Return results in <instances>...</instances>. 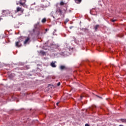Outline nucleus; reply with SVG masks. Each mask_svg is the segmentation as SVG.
<instances>
[{"label":"nucleus","instance_id":"nucleus-9","mask_svg":"<svg viewBox=\"0 0 126 126\" xmlns=\"http://www.w3.org/2000/svg\"><path fill=\"white\" fill-rule=\"evenodd\" d=\"M76 3H80L82 0H74Z\"/></svg>","mask_w":126,"mask_h":126},{"label":"nucleus","instance_id":"nucleus-14","mask_svg":"<svg viewBox=\"0 0 126 126\" xmlns=\"http://www.w3.org/2000/svg\"><path fill=\"white\" fill-rule=\"evenodd\" d=\"M60 5H64V4H65V3L64 2H63V1H62L60 2Z\"/></svg>","mask_w":126,"mask_h":126},{"label":"nucleus","instance_id":"nucleus-11","mask_svg":"<svg viewBox=\"0 0 126 126\" xmlns=\"http://www.w3.org/2000/svg\"><path fill=\"white\" fill-rule=\"evenodd\" d=\"M64 68H65V66H64V65H61L60 66V69H61L62 70L64 69Z\"/></svg>","mask_w":126,"mask_h":126},{"label":"nucleus","instance_id":"nucleus-1","mask_svg":"<svg viewBox=\"0 0 126 126\" xmlns=\"http://www.w3.org/2000/svg\"><path fill=\"white\" fill-rule=\"evenodd\" d=\"M21 41L20 40H19L18 41H17L15 42V46L16 47H17L18 48H20L22 46V44L20 43Z\"/></svg>","mask_w":126,"mask_h":126},{"label":"nucleus","instance_id":"nucleus-8","mask_svg":"<svg viewBox=\"0 0 126 126\" xmlns=\"http://www.w3.org/2000/svg\"><path fill=\"white\" fill-rule=\"evenodd\" d=\"M99 25H96L94 27V30L95 31H97V29H98V28L99 27Z\"/></svg>","mask_w":126,"mask_h":126},{"label":"nucleus","instance_id":"nucleus-10","mask_svg":"<svg viewBox=\"0 0 126 126\" xmlns=\"http://www.w3.org/2000/svg\"><path fill=\"white\" fill-rule=\"evenodd\" d=\"M51 65L52 67H56V64L54 63H51Z\"/></svg>","mask_w":126,"mask_h":126},{"label":"nucleus","instance_id":"nucleus-2","mask_svg":"<svg viewBox=\"0 0 126 126\" xmlns=\"http://www.w3.org/2000/svg\"><path fill=\"white\" fill-rule=\"evenodd\" d=\"M9 14V12L8 11V10H5L2 12V15H4L5 16H6V15H8Z\"/></svg>","mask_w":126,"mask_h":126},{"label":"nucleus","instance_id":"nucleus-6","mask_svg":"<svg viewBox=\"0 0 126 126\" xmlns=\"http://www.w3.org/2000/svg\"><path fill=\"white\" fill-rule=\"evenodd\" d=\"M29 40H30V38L29 37H28L27 39L25 40L24 43L25 44H27V42L29 41Z\"/></svg>","mask_w":126,"mask_h":126},{"label":"nucleus","instance_id":"nucleus-15","mask_svg":"<svg viewBox=\"0 0 126 126\" xmlns=\"http://www.w3.org/2000/svg\"><path fill=\"white\" fill-rule=\"evenodd\" d=\"M58 12H59V13H60V14H62V13H63V11H62V10L61 9H59L58 10Z\"/></svg>","mask_w":126,"mask_h":126},{"label":"nucleus","instance_id":"nucleus-5","mask_svg":"<svg viewBox=\"0 0 126 126\" xmlns=\"http://www.w3.org/2000/svg\"><path fill=\"white\" fill-rule=\"evenodd\" d=\"M39 54H40V55H42V56H45V55H46V53L43 50H41L39 52Z\"/></svg>","mask_w":126,"mask_h":126},{"label":"nucleus","instance_id":"nucleus-20","mask_svg":"<svg viewBox=\"0 0 126 126\" xmlns=\"http://www.w3.org/2000/svg\"><path fill=\"white\" fill-rule=\"evenodd\" d=\"M59 104H60V103L59 102H57V104H56L57 106H59Z\"/></svg>","mask_w":126,"mask_h":126},{"label":"nucleus","instance_id":"nucleus-7","mask_svg":"<svg viewBox=\"0 0 126 126\" xmlns=\"http://www.w3.org/2000/svg\"><path fill=\"white\" fill-rule=\"evenodd\" d=\"M19 3L21 5H24V3H25V0H23V2H22V0H21V1L19 2Z\"/></svg>","mask_w":126,"mask_h":126},{"label":"nucleus","instance_id":"nucleus-4","mask_svg":"<svg viewBox=\"0 0 126 126\" xmlns=\"http://www.w3.org/2000/svg\"><path fill=\"white\" fill-rule=\"evenodd\" d=\"M19 11H21V12H23V9H22L21 7H18L17 8V12H19Z\"/></svg>","mask_w":126,"mask_h":126},{"label":"nucleus","instance_id":"nucleus-21","mask_svg":"<svg viewBox=\"0 0 126 126\" xmlns=\"http://www.w3.org/2000/svg\"><path fill=\"white\" fill-rule=\"evenodd\" d=\"M85 126H90L89 125H88V124H85Z\"/></svg>","mask_w":126,"mask_h":126},{"label":"nucleus","instance_id":"nucleus-25","mask_svg":"<svg viewBox=\"0 0 126 126\" xmlns=\"http://www.w3.org/2000/svg\"><path fill=\"white\" fill-rule=\"evenodd\" d=\"M81 99L82 98V96H81Z\"/></svg>","mask_w":126,"mask_h":126},{"label":"nucleus","instance_id":"nucleus-12","mask_svg":"<svg viewBox=\"0 0 126 126\" xmlns=\"http://www.w3.org/2000/svg\"><path fill=\"white\" fill-rule=\"evenodd\" d=\"M120 121L122 122V123H126V119H121Z\"/></svg>","mask_w":126,"mask_h":126},{"label":"nucleus","instance_id":"nucleus-23","mask_svg":"<svg viewBox=\"0 0 126 126\" xmlns=\"http://www.w3.org/2000/svg\"><path fill=\"white\" fill-rule=\"evenodd\" d=\"M16 4L17 5H18V4H19V3H17Z\"/></svg>","mask_w":126,"mask_h":126},{"label":"nucleus","instance_id":"nucleus-22","mask_svg":"<svg viewBox=\"0 0 126 126\" xmlns=\"http://www.w3.org/2000/svg\"><path fill=\"white\" fill-rule=\"evenodd\" d=\"M48 30V29H45L46 32H47V31Z\"/></svg>","mask_w":126,"mask_h":126},{"label":"nucleus","instance_id":"nucleus-18","mask_svg":"<svg viewBox=\"0 0 126 126\" xmlns=\"http://www.w3.org/2000/svg\"><path fill=\"white\" fill-rule=\"evenodd\" d=\"M56 31H57V30H54V32L53 33V35H55V32H56Z\"/></svg>","mask_w":126,"mask_h":126},{"label":"nucleus","instance_id":"nucleus-16","mask_svg":"<svg viewBox=\"0 0 126 126\" xmlns=\"http://www.w3.org/2000/svg\"><path fill=\"white\" fill-rule=\"evenodd\" d=\"M60 85H61V83H60V82H59V83L57 84V86H60Z\"/></svg>","mask_w":126,"mask_h":126},{"label":"nucleus","instance_id":"nucleus-13","mask_svg":"<svg viewBox=\"0 0 126 126\" xmlns=\"http://www.w3.org/2000/svg\"><path fill=\"white\" fill-rule=\"evenodd\" d=\"M46 21H47V20L46 19V18H44L42 19L41 22L42 23H45L46 22Z\"/></svg>","mask_w":126,"mask_h":126},{"label":"nucleus","instance_id":"nucleus-24","mask_svg":"<svg viewBox=\"0 0 126 126\" xmlns=\"http://www.w3.org/2000/svg\"><path fill=\"white\" fill-rule=\"evenodd\" d=\"M97 97H98V98H101V97H100V96H97Z\"/></svg>","mask_w":126,"mask_h":126},{"label":"nucleus","instance_id":"nucleus-17","mask_svg":"<svg viewBox=\"0 0 126 126\" xmlns=\"http://www.w3.org/2000/svg\"><path fill=\"white\" fill-rule=\"evenodd\" d=\"M115 21H117V20H112V22H115Z\"/></svg>","mask_w":126,"mask_h":126},{"label":"nucleus","instance_id":"nucleus-19","mask_svg":"<svg viewBox=\"0 0 126 126\" xmlns=\"http://www.w3.org/2000/svg\"><path fill=\"white\" fill-rule=\"evenodd\" d=\"M68 21H69V20L68 19L66 20V22H68Z\"/></svg>","mask_w":126,"mask_h":126},{"label":"nucleus","instance_id":"nucleus-3","mask_svg":"<svg viewBox=\"0 0 126 126\" xmlns=\"http://www.w3.org/2000/svg\"><path fill=\"white\" fill-rule=\"evenodd\" d=\"M36 35L37 36H42V35H43V32H42V30H38L36 33Z\"/></svg>","mask_w":126,"mask_h":126}]
</instances>
